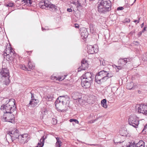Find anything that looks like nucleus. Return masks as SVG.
<instances>
[{"label":"nucleus","instance_id":"1","mask_svg":"<svg viewBox=\"0 0 147 147\" xmlns=\"http://www.w3.org/2000/svg\"><path fill=\"white\" fill-rule=\"evenodd\" d=\"M3 101L5 102L6 104H3L1 107V109L3 113L13 112L16 109L15 100L13 98L10 99L9 100L7 99L3 100Z\"/></svg>","mask_w":147,"mask_h":147},{"label":"nucleus","instance_id":"2","mask_svg":"<svg viewBox=\"0 0 147 147\" xmlns=\"http://www.w3.org/2000/svg\"><path fill=\"white\" fill-rule=\"evenodd\" d=\"M98 11L100 13L105 14L111 10V3L109 0H101L98 3Z\"/></svg>","mask_w":147,"mask_h":147},{"label":"nucleus","instance_id":"3","mask_svg":"<svg viewBox=\"0 0 147 147\" xmlns=\"http://www.w3.org/2000/svg\"><path fill=\"white\" fill-rule=\"evenodd\" d=\"M39 7L42 9H49L51 11H55L57 10V6L51 3L48 0L40 2L38 4Z\"/></svg>","mask_w":147,"mask_h":147},{"label":"nucleus","instance_id":"4","mask_svg":"<svg viewBox=\"0 0 147 147\" xmlns=\"http://www.w3.org/2000/svg\"><path fill=\"white\" fill-rule=\"evenodd\" d=\"M13 112L4 113L2 120L3 121H7L11 123L14 122L15 117Z\"/></svg>","mask_w":147,"mask_h":147},{"label":"nucleus","instance_id":"5","mask_svg":"<svg viewBox=\"0 0 147 147\" xmlns=\"http://www.w3.org/2000/svg\"><path fill=\"white\" fill-rule=\"evenodd\" d=\"M128 122L130 125L136 128L139 124V119L135 115H131L129 117Z\"/></svg>","mask_w":147,"mask_h":147},{"label":"nucleus","instance_id":"6","mask_svg":"<svg viewBox=\"0 0 147 147\" xmlns=\"http://www.w3.org/2000/svg\"><path fill=\"white\" fill-rule=\"evenodd\" d=\"M5 52L4 55V56H6L7 57V60L10 62L13 61L15 57L13 53L14 51L10 48L8 50L5 49Z\"/></svg>","mask_w":147,"mask_h":147},{"label":"nucleus","instance_id":"7","mask_svg":"<svg viewBox=\"0 0 147 147\" xmlns=\"http://www.w3.org/2000/svg\"><path fill=\"white\" fill-rule=\"evenodd\" d=\"M109 75V72L102 70L99 71L97 74L95 76V79L96 82L98 84V81H100L102 77L105 76L106 75Z\"/></svg>","mask_w":147,"mask_h":147},{"label":"nucleus","instance_id":"8","mask_svg":"<svg viewBox=\"0 0 147 147\" xmlns=\"http://www.w3.org/2000/svg\"><path fill=\"white\" fill-rule=\"evenodd\" d=\"M19 131L17 129L15 130L8 131L7 133L6 136H10L12 140L13 138L15 140V138H18H18L20 136L19 135Z\"/></svg>","mask_w":147,"mask_h":147},{"label":"nucleus","instance_id":"9","mask_svg":"<svg viewBox=\"0 0 147 147\" xmlns=\"http://www.w3.org/2000/svg\"><path fill=\"white\" fill-rule=\"evenodd\" d=\"M0 77L2 78L9 77V70L5 67L2 68L0 69Z\"/></svg>","mask_w":147,"mask_h":147},{"label":"nucleus","instance_id":"10","mask_svg":"<svg viewBox=\"0 0 147 147\" xmlns=\"http://www.w3.org/2000/svg\"><path fill=\"white\" fill-rule=\"evenodd\" d=\"M138 112L147 115V105L144 104L139 105L138 108Z\"/></svg>","mask_w":147,"mask_h":147},{"label":"nucleus","instance_id":"11","mask_svg":"<svg viewBox=\"0 0 147 147\" xmlns=\"http://www.w3.org/2000/svg\"><path fill=\"white\" fill-rule=\"evenodd\" d=\"M69 98L67 95L59 96L56 101L57 102H61L63 105L66 103L67 101L69 100Z\"/></svg>","mask_w":147,"mask_h":147},{"label":"nucleus","instance_id":"12","mask_svg":"<svg viewBox=\"0 0 147 147\" xmlns=\"http://www.w3.org/2000/svg\"><path fill=\"white\" fill-rule=\"evenodd\" d=\"M97 46L95 45V46L92 45H89L87 46V52L89 54H92L94 53H96L98 51V49L97 48Z\"/></svg>","mask_w":147,"mask_h":147},{"label":"nucleus","instance_id":"13","mask_svg":"<svg viewBox=\"0 0 147 147\" xmlns=\"http://www.w3.org/2000/svg\"><path fill=\"white\" fill-rule=\"evenodd\" d=\"M82 77L83 78L82 79L92 81V80L94 78V76L92 73L87 72L83 75Z\"/></svg>","mask_w":147,"mask_h":147},{"label":"nucleus","instance_id":"14","mask_svg":"<svg viewBox=\"0 0 147 147\" xmlns=\"http://www.w3.org/2000/svg\"><path fill=\"white\" fill-rule=\"evenodd\" d=\"M28 134H25L22 135H20L18 138V141L19 142L23 144L27 142L28 140Z\"/></svg>","mask_w":147,"mask_h":147},{"label":"nucleus","instance_id":"15","mask_svg":"<svg viewBox=\"0 0 147 147\" xmlns=\"http://www.w3.org/2000/svg\"><path fill=\"white\" fill-rule=\"evenodd\" d=\"M92 81L88 80L82 79L81 81V85L82 87L85 88H89L92 83Z\"/></svg>","mask_w":147,"mask_h":147},{"label":"nucleus","instance_id":"16","mask_svg":"<svg viewBox=\"0 0 147 147\" xmlns=\"http://www.w3.org/2000/svg\"><path fill=\"white\" fill-rule=\"evenodd\" d=\"M88 65L86 61L82 60L81 61V65L80 67L78 68V71L82 70H84L88 68Z\"/></svg>","mask_w":147,"mask_h":147},{"label":"nucleus","instance_id":"17","mask_svg":"<svg viewBox=\"0 0 147 147\" xmlns=\"http://www.w3.org/2000/svg\"><path fill=\"white\" fill-rule=\"evenodd\" d=\"M109 75H106L105 76H104L101 79L100 81H98V84H102L103 82H105L107 80H108V78H111L113 76V75L112 74H111L110 72V73L109 72Z\"/></svg>","mask_w":147,"mask_h":147},{"label":"nucleus","instance_id":"18","mask_svg":"<svg viewBox=\"0 0 147 147\" xmlns=\"http://www.w3.org/2000/svg\"><path fill=\"white\" fill-rule=\"evenodd\" d=\"M82 94L81 93L75 92L72 93V96L73 99L74 100H80L82 98Z\"/></svg>","mask_w":147,"mask_h":147},{"label":"nucleus","instance_id":"19","mask_svg":"<svg viewBox=\"0 0 147 147\" xmlns=\"http://www.w3.org/2000/svg\"><path fill=\"white\" fill-rule=\"evenodd\" d=\"M129 147H144V142L142 140H140L138 142L135 144H130L129 145Z\"/></svg>","mask_w":147,"mask_h":147},{"label":"nucleus","instance_id":"20","mask_svg":"<svg viewBox=\"0 0 147 147\" xmlns=\"http://www.w3.org/2000/svg\"><path fill=\"white\" fill-rule=\"evenodd\" d=\"M39 102V101L38 99H32L30 101L28 105L29 106H31L32 107H34L37 105Z\"/></svg>","mask_w":147,"mask_h":147},{"label":"nucleus","instance_id":"21","mask_svg":"<svg viewBox=\"0 0 147 147\" xmlns=\"http://www.w3.org/2000/svg\"><path fill=\"white\" fill-rule=\"evenodd\" d=\"M81 35L82 38H87L88 35V32L86 29L83 28L80 30Z\"/></svg>","mask_w":147,"mask_h":147},{"label":"nucleus","instance_id":"22","mask_svg":"<svg viewBox=\"0 0 147 147\" xmlns=\"http://www.w3.org/2000/svg\"><path fill=\"white\" fill-rule=\"evenodd\" d=\"M128 61L127 60L125 59L124 58L120 59H119L118 63L119 65L123 67L128 62Z\"/></svg>","mask_w":147,"mask_h":147},{"label":"nucleus","instance_id":"23","mask_svg":"<svg viewBox=\"0 0 147 147\" xmlns=\"http://www.w3.org/2000/svg\"><path fill=\"white\" fill-rule=\"evenodd\" d=\"M80 0H71L70 1L71 3L73 4L76 6L77 7H79L81 6V5L79 2Z\"/></svg>","mask_w":147,"mask_h":147},{"label":"nucleus","instance_id":"24","mask_svg":"<svg viewBox=\"0 0 147 147\" xmlns=\"http://www.w3.org/2000/svg\"><path fill=\"white\" fill-rule=\"evenodd\" d=\"M47 137L46 136H45V137L44 136H43L40 140V143H38V146L35 147H42L44 144V140Z\"/></svg>","mask_w":147,"mask_h":147},{"label":"nucleus","instance_id":"25","mask_svg":"<svg viewBox=\"0 0 147 147\" xmlns=\"http://www.w3.org/2000/svg\"><path fill=\"white\" fill-rule=\"evenodd\" d=\"M21 2L22 4L26 5L29 6H31L32 3L31 0H21Z\"/></svg>","mask_w":147,"mask_h":147},{"label":"nucleus","instance_id":"26","mask_svg":"<svg viewBox=\"0 0 147 147\" xmlns=\"http://www.w3.org/2000/svg\"><path fill=\"white\" fill-rule=\"evenodd\" d=\"M4 80L3 82V84L5 85L6 86H8L10 82V80H9V77L4 78H2Z\"/></svg>","mask_w":147,"mask_h":147},{"label":"nucleus","instance_id":"27","mask_svg":"<svg viewBox=\"0 0 147 147\" xmlns=\"http://www.w3.org/2000/svg\"><path fill=\"white\" fill-rule=\"evenodd\" d=\"M133 84V82L128 83L126 86L128 90H134V88Z\"/></svg>","mask_w":147,"mask_h":147},{"label":"nucleus","instance_id":"28","mask_svg":"<svg viewBox=\"0 0 147 147\" xmlns=\"http://www.w3.org/2000/svg\"><path fill=\"white\" fill-rule=\"evenodd\" d=\"M45 99L48 101H51L53 98V95L52 94H48L44 97Z\"/></svg>","mask_w":147,"mask_h":147},{"label":"nucleus","instance_id":"29","mask_svg":"<svg viewBox=\"0 0 147 147\" xmlns=\"http://www.w3.org/2000/svg\"><path fill=\"white\" fill-rule=\"evenodd\" d=\"M99 61L100 63V66H105L107 64V62L102 58L99 59Z\"/></svg>","mask_w":147,"mask_h":147},{"label":"nucleus","instance_id":"30","mask_svg":"<svg viewBox=\"0 0 147 147\" xmlns=\"http://www.w3.org/2000/svg\"><path fill=\"white\" fill-rule=\"evenodd\" d=\"M56 139L57 140V142L55 144L56 147H61V142L59 138L56 137Z\"/></svg>","mask_w":147,"mask_h":147},{"label":"nucleus","instance_id":"31","mask_svg":"<svg viewBox=\"0 0 147 147\" xmlns=\"http://www.w3.org/2000/svg\"><path fill=\"white\" fill-rule=\"evenodd\" d=\"M51 79L55 80H59V81H61L64 79V77L63 78H57L55 76H51Z\"/></svg>","mask_w":147,"mask_h":147},{"label":"nucleus","instance_id":"32","mask_svg":"<svg viewBox=\"0 0 147 147\" xmlns=\"http://www.w3.org/2000/svg\"><path fill=\"white\" fill-rule=\"evenodd\" d=\"M107 100L106 99H103L101 101V105L105 108L107 107V105L106 104Z\"/></svg>","mask_w":147,"mask_h":147},{"label":"nucleus","instance_id":"33","mask_svg":"<svg viewBox=\"0 0 147 147\" xmlns=\"http://www.w3.org/2000/svg\"><path fill=\"white\" fill-rule=\"evenodd\" d=\"M28 65V67L29 69H32L34 68V66L30 62H29Z\"/></svg>","mask_w":147,"mask_h":147},{"label":"nucleus","instance_id":"34","mask_svg":"<svg viewBox=\"0 0 147 147\" xmlns=\"http://www.w3.org/2000/svg\"><path fill=\"white\" fill-rule=\"evenodd\" d=\"M130 21V20L129 19L126 18L123 21V23H129Z\"/></svg>","mask_w":147,"mask_h":147},{"label":"nucleus","instance_id":"35","mask_svg":"<svg viewBox=\"0 0 147 147\" xmlns=\"http://www.w3.org/2000/svg\"><path fill=\"white\" fill-rule=\"evenodd\" d=\"M42 114L43 115H47V109H44L42 110Z\"/></svg>","mask_w":147,"mask_h":147},{"label":"nucleus","instance_id":"36","mask_svg":"<svg viewBox=\"0 0 147 147\" xmlns=\"http://www.w3.org/2000/svg\"><path fill=\"white\" fill-rule=\"evenodd\" d=\"M14 3H9L6 6L7 7H12L13 6Z\"/></svg>","mask_w":147,"mask_h":147},{"label":"nucleus","instance_id":"37","mask_svg":"<svg viewBox=\"0 0 147 147\" xmlns=\"http://www.w3.org/2000/svg\"><path fill=\"white\" fill-rule=\"evenodd\" d=\"M22 69L25 70H27L28 71H30V70L28 69V68L26 67L24 65H22Z\"/></svg>","mask_w":147,"mask_h":147},{"label":"nucleus","instance_id":"38","mask_svg":"<svg viewBox=\"0 0 147 147\" xmlns=\"http://www.w3.org/2000/svg\"><path fill=\"white\" fill-rule=\"evenodd\" d=\"M116 67H117V69H116V71L117 72H118L119 70L121 69V68H123V67L121 66L120 65L119 66H116Z\"/></svg>","mask_w":147,"mask_h":147},{"label":"nucleus","instance_id":"39","mask_svg":"<svg viewBox=\"0 0 147 147\" xmlns=\"http://www.w3.org/2000/svg\"><path fill=\"white\" fill-rule=\"evenodd\" d=\"M145 131V132H147V124L144 127V128L142 130V131Z\"/></svg>","mask_w":147,"mask_h":147},{"label":"nucleus","instance_id":"40","mask_svg":"<svg viewBox=\"0 0 147 147\" xmlns=\"http://www.w3.org/2000/svg\"><path fill=\"white\" fill-rule=\"evenodd\" d=\"M140 18H138V20H134L133 21L134 22H137V23H138L140 22Z\"/></svg>","mask_w":147,"mask_h":147},{"label":"nucleus","instance_id":"41","mask_svg":"<svg viewBox=\"0 0 147 147\" xmlns=\"http://www.w3.org/2000/svg\"><path fill=\"white\" fill-rule=\"evenodd\" d=\"M124 9V8L122 7H118L117 9V10H121L123 9Z\"/></svg>","mask_w":147,"mask_h":147},{"label":"nucleus","instance_id":"42","mask_svg":"<svg viewBox=\"0 0 147 147\" xmlns=\"http://www.w3.org/2000/svg\"><path fill=\"white\" fill-rule=\"evenodd\" d=\"M74 26L75 27L77 28H79V26L78 24H75L74 25Z\"/></svg>","mask_w":147,"mask_h":147},{"label":"nucleus","instance_id":"43","mask_svg":"<svg viewBox=\"0 0 147 147\" xmlns=\"http://www.w3.org/2000/svg\"><path fill=\"white\" fill-rule=\"evenodd\" d=\"M53 121L54 122L53 124H56L57 123V121L56 119H55L53 118Z\"/></svg>","mask_w":147,"mask_h":147},{"label":"nucleus","instance_id":"44","mask_svg":"<svg viewBox=\"0 0 147 147\" xmlns=\"http://www.w3.org/2000/svg\"><path fill=\"white\" fill-rule=\"evenodd\" d=\"M142 31L140 32L138 34V37H140L142 35Z\"/></svg>","mask_w":147,"mask_h":147},{"label":"nucleus","instance_id":"45","mask_svg":"<svg viewBox=\"0 0 147 147\" xmlns=\"http://www.w3.org/2000/svg\"><path fill=\"white\" fill-rule=\"evenodd\" d=\"M31 100H32V99H35L34 98V94H32V93H31Z\"/></svg>","mask_w":147,"mask_h":147},{"label":"nucleus","instance_id":"46","mask_svg":"<svg viewBox=\"0 0 147 147\" xmlns=\"http://www.w3.org/2000/svg\"><path fill=\"white\" fill-rule=\"evenodd\" d=\"M73 122H75L76 123L78 124L79 123V121L78 120L76 119H74V121Z\"/></svg>","mask_w":147,"mask_h":147},{"label":"nucleus","instance_id":"47","mask_svg":"<svg viewBox=\"0 0 147 147\" xmlns=\"http://www.w3.org/2000/svg\"><path fill=\"white\" fill-rule=\"evenodd\" d=\"M124 59H125L127 60L128 61V62L130 61H131V58H124Z\"/></svg>","mask_w":147,"mask_h":147},{"label":"nucleus","instance_id":"48","mask_svg":"<svg viewBox=\"0 0 147 147\" xmlns=\"http://www.w3.org/2000/svg\"><path fill=\"white\" fill-rule=\"evenodd\" d=\"M67 10L69 12H71L72 11V9L71 8H67Z\"/></svg>","mask_w":147,"mask_h":147},{"label":"nucleus","instance_id":"49","mask_svg":"<svg viewBox=\"0 0 147 147\" xmlns=\"http://www.w3.org/2000/svg\"><path fill=\"white\" fill-rule=\"evenodd\" d=\"M146 28L144 27V28L143 30H142V32H144L146 30Z\"/></svg>","mask_w":147,"mask_h":147},{"label":"nucleus","instance_id":"50","mask_svg":"<svg viewBox=\"0 0 147 147\" xmlns=\"http://www.w3.org/2000/svg\"><path fill=\"white\" fill-rule=\"evenodd\" d=\"M142 60L145 61H147V58L146 57V58L142 57Z\"/></svg>","mask_w":147,"mask_h":147},{"label":"nucleus","instance_id":"51","mask_svg":"<svg viewBox=\"0 0 147 147\" xmlns=\"http://www.w3.org/2000/svg\"><path fill=\"white\" fill-rule=\"evenodd\" d=\"M95 121V120H94V121L91 120L90 121H89L88 122V123H93Z\"/></svg>","mask_w":147,"mask_h":147},{"label":"nucleus","instance_id":"52","mask_svg":"<svg viewBox=\"0 0 147 147\" xmlns=\"http://www.w3.org/2000/svg\"><path fill=\"white\" fill-rule=\"evenodd\" d=\"M74 121V119H70L69 120V121L71 122H72Z\"/></svg>","mask_w":147,"mask_h":147},{"label":"nucleus","instance_id":"53","mask_svg":"<svg viewBox=\"0 0 147 147\" xmlns=\"http://www.w3.org/2000/svg\"><path fill=\"white\" fill-rule=\"evenodd\" d=\"M66 76L65 75L63 76H62L61 77H59V78H63L64 77V79H65Z\"/></svg>","mask_w":147,"mask_h":147},{"label":"nucleus","instance_id":"54","mask_svg":"<svg viewBox=\"0 0 147 147\" xmlns=\"http://www.w3.org/2000/svg\"><path fill=\"white\" fill-rule=\"evenodd\" d=\"M144 23H142L141 24V28H142V27H143V26H144Z\"/></svg>","mask_w":147,"mask_h":147},{"label":"nucleus","instance_id":"55","mask_svg":"<svg viewBox=\"0 0 147 147\" xmlns=\"http://www.w3.org/2000/svg\"><path fill=\"white\" fill-rule=\"evenodd\" d=\"M123 142V141H122V142L121 141V142H115V143H121V142Z\"/></svg>","mask_w":147,"mask_h":147},{"label":"nucleus","instance_id":"56","mask_svg":"<svg viewBox=\"0 0 147 147\" xmlns=\"http://www.w3.org/2000/svg\"><path fill=\"white\" fill-rule=\"evenodd\" d=\"M42 31H43L44 30H45V29L43 28L42 27Z\"/></svg>","mask_w":147,"mask_h":147},{"label":"nucleus","instance_id":"57","mask_svg":"<svg viewBox=\"0 0 147 147\" xmlns=\"http://www.w3.org/2000/svg\"><path fill=\"white\" fill-rule=\"evenodd\" d=\"M90 145H94V146L96 145H95V144H90Z\"/></svg>","mask_w":147,"mask_h":147},{"label":"nucleus","instance_id":"58","mask_svg":"<svg viewBox=\"0 0 147 147\" xmlns=\"http://www.w3.org/2000/svg\"><path fill=\"white\" fill-rule=\"evenodd\" d=\"M43 117H44V116H43H43H42V119H43Z\"/></svg>","mask_w":147,"mask_h":147},{"label":"nucleus","instance_id":"59","mask_svg":"<svg viewBox=\"0 0 147 147\" xmlns=\"http://www.w3.org/2000/svg\"><path fill=\"white\" fill-rule=\"evenodd\" d=\"M136 1V0H134V3H135V2Z\"/></svg>","mask_w":147,"mask_h":147},{"label":"nucleus","instance_id":"60","mask_svg":"<svg viewBox=\"0 0 147 147\" xmlns=\"http://www.w3.org/2000/svg\"><path fill=\"white\" fill-rule=\"evenodd\" d=\"M140 91H139L138 92L140 93Z\"/></svg>","mask_w":147,"mask_h":147}]
</instances>
